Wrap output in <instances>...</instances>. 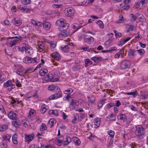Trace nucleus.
I'll return each instance as SVG.
<instances>
[{"instance_id":"1","label":"nucleus","mask_w":148,"mask_h":148,"mask_svg":"<svg viewBox=\"0 0 148 148\" xmlns=\"http://www.w3.org/2000/svg\"><path fill=\"white\" fill-rule=\"evenodd\" d=\"M39 61V60H37V59L36 57L33 58L29 56H27L25 57L24 59V62L26 63H33L35 62L38 63Z\"/></svg>"},{"instance_id":"2","label":"nucleus","mask_w":148,"mask_h":148,"mask_svg":"<svg viewBox=\"0 0 148 148\" xmlns=\"http://www.w3.org/2000/svg\"><path fill=\"white\" fill-rule=\"evenodd\" d=\"M56 89L57 90V92L50 97L49 98V100L57 99L62 96L60 88L59 87H57Z\"/></svg>"},{"instance_id":"3","label":"nucleus","mask_w":148,"mask_h":148,"mask_svg":"<svg viewBox=\"0 0 148 148\" xmlns=\"http://www.w3.org/2000/svg\"><path fill=\"white\" fill-rule=\"evenodd\" d=\"M136 130L135 132V134L138 136L144 135L143 128L141 125H139L136 127Z\"/></svg>"},{"instance_id":"4","label":"nucleus","mask_w":148,"mask_h":148,"mask_svg":"<svg viewBox=\"0 0 148 148\" xmlns=\"http://www.w3.org/2000/svg\"><path fill=\"white\" fill-rule=\"evenodd\" d=\"M130 64V62L129 60H125L121 62L120 66L122 69H129Z\"/></svg>"},{"instance_id":"5","label":"nucleus","mask_w":148,"mask_h":148,"mask_svg":"<svg viewBox=\"0 0 148 148\" xmlns=\"http://www.w3.org/2000/svg\"><path fill=\"white\" fill-rule=\"evenodd\" d=\"M69 26V24L68 23H66V22L60 27L59 28V30L60 31H64L68 29Z\"/></svg>"},{"instance_id":"6","label":"nucleus","mask_w":148,"mask_h":148,"mask_svg":"<svg viewBox=\"0 0 148 148\" xmlns=\"http://www.w3.org/2000/svg\"><path fill=\"white\" fill-rule=\"evenodd\" d=\"M38 49L39 52L44 51L45 49V45L42 42H38Z\"/></svg>"},{"instance_id":"7","label":"nucleus","mask_w":148,"mask_h":148,"mask_svg":"<svg viewBox=\"0 0 148 148\" xmlns=\"http://www.w3.org/2000/svg\"><path fill=\"white\" fill-rule=\"evenodd\" d=\"M26 47L25 50V53L28 55H30L33 53V49L31 47L29 46L27 44H26Z\"/></svg>"},{"instance_id":"8","label":"nucleus","mask_w":148,"mask_h":148,"mask_svg":"<svg viewBox=\"0 0 148 148\" xmlns=\"http://www.w3.org/2000/svg\"><path fill=\"white\" fill-rule=\"evenodd\" d=\"M17 115V114L15 113L14 112L12 111L8 114V116L11 119L16 120Z\"/></svg>"},{"instance_id":"9","label":"nucleus","mask_w":148,"mask_h":148,"mask_svg":"<svg viewBox=\"0 0 148 148\" xmlns=\"http://www.w3.org/2000/svg\"><path fill=\"white\" fill-rule=\"evenodd\" d=\"M74 10L72 8H70L68 9L66 14L68 16L71 17L74 15Z\"/></svg>"},{"instance_id":"10","label":"nucleus","mask_w":148,"mask_h":148,"mask_svg":"<svg viewBox=\"0 0 148 148\" xmlns=\"http://www.w3.org/2000/svg\"><path fill=\"white\" fill-rule=\"evenodd\" d=\"M66 20L63 18H61L56 21V24L57 26L60 27L62 25L66 22Z\"/></svg>"},{"instance_id":"11","label":"nucleus","mask_w":148,"mask_h":148,"mask_svg":"<svg viewBox=\"0 0 148 148\" xmlns=\"http://www.w3.org/2000/svg\"><path fill=\"white\" fill-rule=\"evenodd\" d=\"M70 34L69 32L66 31L63 32L59 34L58 36L60 38H62L63 37H67Z\"/></svg>"},{"instance_id":"12","label":"nucleus","mask_w":148,"mask_h":148,"mask_svg":"<svg viewBox=\"0 0 148 148\" xmlns=\"http://www.w3.org/2000/svg\"><path fill=\"white\" fill-rule=\"evenodd\" d=\"M25 139L28 142H30L33 139L34 135V134H33L28 135L25 134Z\"/></svg>"},{"instance_id":"13","label":"nucleus","mask_w":148,"mask_h":148,"mask_svg":"<svg viewBox=\"0 0 148 148\" xmlns=\"http://www.w3.org/2000/svg\"><path fill=\"white\" fill-rule=\"evenodd\" d=\"M52 56L57 60H59L61 59L60 54L57 52L53 53L52 54Z\"/></svg>"},{"instance_id":"14","label":"nucleus","mask_w":148,"mask_h":148,"mask_svg":"<svg viewBox=\"0 0 148 148\" xmlns=\"http://www.w3.org/2000/svg\"><path fill=\"white\" fill-rule=\"evenodd\" d=\"M117 118L119 120H122L123 122L127 120V117L125 114H121L117 116Z\"/></svg>"},{"instance_id":"15","label":"nucleus","mask_w":148,"mask_h":148,"mask_svg":"<svg viewBox=\"0 0 148 148\" xmlns=\"http://www.w3.org/2000/svg\"><path fill=\"white\" fill-rule=\"evenodd\" d=\"M50 26L51 24L48 22H45L43 23V27L47 30L49 29Z\"/></svg>"},{"instance_id":"16","label":"nucleus","mask_w":148,"mask_h":148,"mask_svg":"<svg viewBox=\"0 0 148 148\" xmlns=\"http://www.w3.org/2000/svg\"><path fill=\"white\" fill-rule=\"evenodd\" d=\"M94 123L95 125V128H97L100 124V120L99 118H97L94 120Z\"/></svg>"},{"instance_id":"17","label":"nucleus","mask_w":148,"mask_h":148,"mask_svg":"<svg viewBox=\"0 0 148 148\" xmlns=\"http://www.w3.org/2000/svg\"><path fill=\"white\" fill-rule=\"evenodd\" d=\"M48 72L47 70L46 69H41L39 72L40 75L42 76L45 75L46 73Z\"/></svg>"},{"instance_id":"18","label":"nucleus","mask_w":148,"mask_h":148,"mask_svg":"<svg viewBox=\"0 0 148 148\" xmlns=\"http://www.w3.org/2000/svg\"><path fill=\"white\" fill-rule=\"evenodd\" d=\"M91 59L94 61L95 62L98 63L102 59V58L100 57H94L91 58Z\"/></svg>"},{"instance_id":"19","label":"nucleus","mask_w":148,"mask_h":148,"mask_svg":"<svg viewBox=\"0 0 148 148\" xmlns=\"http://www.w3.org/2000/svg\"><path fill=\"white\" fill-rule=\"evenodd\" d=\"M17 136V134H14L12 137V142L15 145H16L18 144Z\"/></svg>"},{"instance_id":"20","label":"nucleus","mask_w":148,"mask_h":148,"mask_svg":"<svg viewBox=\"0 0 148 148\" xmlns=\"http://www.w3.org/2000/svg\"><path fill=\"white\" fill-rule=\"evenodd\" d=\"M66 140L63 143L64 145H67L71 142V138L69 136H67L66 137Z\"/></svg>"},{"instance_id":"21","label":"nucleus","mask_w":148,"mask_h":148,"mask_svg":"<svg viewBox=\"0 0 148 148\" xmlns=\"http://www.w3.org/2000/svg\"><path fill=\"white\" fill-rule=\"evenodd\" d=\"M135 51L134 50L130 49L128 51V55L129 57L131 58H132L134 56V53Z\"/></svg>"},{"instance_id":"22","label":"nucleus","mask_w":148,"mask_h":148,"mask_svg":"<svg viewBox=\"0 0 148 148\" xmlns=\"http://www.w3.org/2000/svg\"><path fill=\"white\" fill-rule=\"evenodd\" d=\"M8 126L7 125H0V131L3 132L5 130L8 128Z\"/></svg>"},{"instance_id":"23","label":"nucleus","mask_w":148,"mask_h":148,"mask_svg":"<svg viewBox=\"0 0 148 148\" xmlns=\"http://www.w3.org/2000/svg\"><path fill=\"white\" fill-rule=\"evenodd\" d=\"M12 124L14 126L16 127H18L20 125V123L18 119H17L15 121H13L12 122Z\"/></svg>"},{"instance_id":"24","label":"nucleus","mask_w":148,"mask_h":148,"mask_svg":"<svg viewBox=\"0 0 148 148\" xmlns=\"http://www.w3.org/2000/svg\"><path fill=\"white\" fill-rule=\"evenodd\" d=\"M26 43L23 44L21 45L20 47L18 48L19 50L22 52H23L25 50L26 47Z\"/></svg>"},{"instance_id":"25","label":"nucleus","mask_w":148,"mask_h":148,"mask_svg":"<svg viewBox=\"0 0 148 148\" xmlns=\"http://www.w3.org/2000/svg\"><path fill=\"white\" fill-rule=\"evenodd\" d=\"M61 50L64 52H68L69 51V48L68 45H65L64 47H61Z\"/></svg>"},{"instance_id":"26","label":"nucleus","mask_w":148,"mask_h":148,"mask_svg":"<svg viewBox=\"0 0 148 148\" xmlns=\"http://www.w3.org/2000/svg\"><path fill=\"white\" fill-rule=\"evenodd\" d=\"M73 28L75 29L74 33L77 31L79 28V24L77 23H75L73 26Z\"/></svg>"},{"instance_id":"27","label":"nucleus","mask_w":148,"mask_h":148,"mask_svg":"<svg viewBox=\"0 0 148 148\" xmlns=\"http://www.w3.org/2000/svg\"><path fill=\"white\" fill-rule=\"evenodd\" d=\"M47 106L45 104H43L40 110V112L42 114H44L45 113L47 110V109L46 108V106Z\"/></svg>"},{"instance_id":"28","label":"nucleus","mask_w":148,"mask_h":148,"mask_svg":"<svg viewBox=\"0 0 148 148\" xmlns=\"http://www.w3.org/2000/svg\"><path fill=\"white\" fill-rule=\"evenodd\" d=\"M12 22L17 26H19L21 23L19 20H16V18H14L13 19V20L12 21Z\"/></svg>"},{"instance_id":"29","label":"nucleus","mask_w":148,"mask_h":148,"mask_svg":"<svg viewBox=\"0 0 148 148\" xmlns=\"http://www.w3.org/2000/svg\"><path fill=\"white\" fill-rule=\"evenodd\" d=\"M73 139L77 145H79L80 144V141L79 139L75 137H73Z\"/></svg>"},{"instance_id":"30","label":"nucleus","mask_w":148,"mask_h":148,"mask_svg":"<svg viewBox=\"0 0 148 148\" xmlns=\"http://www.w3.org/2000/svg\"><path fill=\"white\" fill-rule=\"evenodd\" d=\"M46 76L48 77V78L51 80L54 77L55 73H49L46 75Z\"/></svg>"},{"instance_id":"31","label":"nucleus","mask_w":148,"mask_h":148,"mask_svg":"<svg viewBox=\"0 0 148 148\" xmlns=\"http://www.w3.org/2000/svg\"><path fill=\"white\" fill-rule=\"evenodd\" d=\"M94 40V38L92 37H90V38H86L84 39V41L85 42H93Z\"/></svg>"},{"instance_id":"32","label":"nucleus","mask_w":148,"mask_h":148,"mask_svg":"<svg viewBox=\"0 0 148 148\" xmlns=\"http://www.w3.org/2000/svg\"><path fill=\"white\" fill-rule=\"evenodd\" d=\"M10 138L11 136L8 134L2 136L3 139L5 140H8L9 141L10 140Z\"/></svg>"},{"instance_id":"33","label":"nucleus","mask_w":148,"mask_h":148,"mask_svg":"<svg viewBox=\"0 0 148 148\" xmlns=\"http://www.w3.org/2000/svg\"><path fill=\"white\" fill-rule=\"evenodd\" d=\"M11 84H12V81L9 80L4 84L3 86L5 88H7L10 86Z\"/></svg>"},{"instance_id":"34","label":"nucleus","mask_w":148,"mask_h":148,"mask_svg":"<svg viewBox=\"0 0 148 148\" xmlns=\"http://www.w3.org/2000/svg\"><path fill=\"white\" fill-rule=\"evenodd\" d=\"M81 49L85 51H88L89 52H92V51H94L95 52L97 53V52L91 49V48H89L87 47H82L81 48Z\"/></svg>"},{"instance_id":"35","label":"nucleus","mask_w":148,"mask_h":148,"mask_svg":"<svg viewBox=\"0 0 148 148\" xmlns=\"http://www.w3.org/2000/svg\"><path fill=\"white\" fill-rule=\"evenodd\" d=\"M77 101L74 99H72L71 102L70 103V105H72L74 107H75L77 106Z\"/></svg>"},{"instance_id":"36","label":"nucleus","mask_w":148,"mask_h":148,"mask_svg":"<svg viewBox=\"0 0 148 148\" xmlns=\"http://www.w3.org/2000/svg\"><path fill=\"white\" fill-rule=\"evenodd\" d=\"M85 62L86 64L85 66L86 67L87 66V65L89 64V65H91L92 64V62L89 59H86L85 60Z\"/></svg>"},{"instance_id":"37","label":"nucleus","mask_w":148,"mask_h":148,"mask_svg":"<svg viewBox=\"0 0 148 148\" xmlns=\"http://www.w3.org/2000/svg\"><path fill=\"white\" fill-rule=\"evenodd\" d=\"M125 94L128 95H132L134 97L136 96V95L138 94L137 92L135 91L134 92H130L125 93Z\"/></svg>"},{"instance_id":"38","label":"nucleus","mask_w":148,"mask_h":148,"mask_svg":"<svg viewBox=\"0 0 148 148\" xmlns=\"http://www.w3.org/2000/svg\"><path fill=\"white\" fill-rule=\"evenodd\" d=\"M79 118L78 115L77 114H75L74 115V119L72 121V122L73 124L77 122V119Z\"/></svg>"},{"instance_id":"39","label":"nucleus","mask_w":148,"mask_h":148,"mask_svg":"<svg viewBox=\"0 0 148 148\" xmlns=\"http://www.w3.org/2000/svg\"><path fill=\"white\" fill-rule=\"evenodd\" d=\"M18 41V40L17 39H14V40L11 41L10 42V45L11 47H12L13 46L15 45Z\"/></svg>"},{"instance_id":"40","label":"nucleus","mask_w":148,"mask_h":148,"mask_svg":"<svg viewBox=\"0 0 148 148\" xmlns=\"http://www.w3.org/2000/svg\"><path fill=\"white\" fill-rule=\"evenodd\" d=\"M113 31L114 32L115 34L116 37V38L118 37H120L121 36V33L118 32L117 31L115 30H114Z\"/></svg>"},{"instance_id":"41","label":"nucleus","mask_w":148,"mask_h":148,"mask_svg":"<svg viewBox=\"0 0 148 148\" xmlns=\"http://www.w3.org/2000/svg\"><path fill=\"white\" fill-rule=\"evenodd\" d=\"M56 121L54 119H50L49 121V123L51 125V127H52L53 126V125L56 123Z\"/></svg>"},{"instance_id":"42","label":"nucleus","mask_w":148,"mask_h":148,"mask_svg":"<svg viewBox=\"0 0 148 148\" xmlns=\"http://www.w3.org/2000/svg\"><path fill=\"white\" fill-rule=\"evenodd\" d=\"M22 3L24 5H27L30 3V0H22Z\"/></svg>"},{"instance_id":"43","label":"nucleus","mask_w":148,"mask_h":148,"mask_svg":"<svg viewBox=\"0 0 148 148\" xmlns=\"http://www.w3.org/2000/svg\"><path fill=\"white\" fill-rule=\"evenodd\" d=\"M97 24L98 25H99L100 27V28H103V24L102 22L100 21L99 20L97 22Z\"/></svg>"},{"instance_id":"44","label":"nucleus","mask_w":148,"mask_h":148,"mask_svg":"<svg viewBox=\"0 0 148 148\" xmlns=\"http://www.w3.org/2000/svg\"><path fill=\"white\" fill-rule=\"evenodd\" d=\"M47 128L46 125L44 124H42L41 126L40 127V129L41 131L45 130Z\"/></svg>"},{"instance_id":"45","label":"nucleus","mask_w":148,"mask_h":148,"mask_svg":"<svg viewBox=\"0 0 148 148\" xmlns=\"http://www.w3.org/2000/svg\"><path fill=\"white\" fill-rule=\"evenodd\" d=\"M139 15L140 17L139 18H138L140 20V21H144V17L142 14H137V16H138Z\"/></svg>"},{"instance_id":"46","label":"nucleus","mask_w":148,"mask_h":148,"mask_svg":"<svg viewBox=\"0 0 148 148\" xmlns=\"http://www.w3.org/2000/svg\"><path fill=\"white\" fill-rule=\"evenodd\" d=\"M63 143L61 140H60V139L58 138L57 140V141L56 142V145L58 146H61Z\"/></svg>"},{"instance_id":"47","label":"nucleus","mask_w":148,"mask_h":148,"mask_svg":"<svg viewBox=\"0 0 148 148\" xmlns=\"http://www.w3.org/2000/svg\"><path fill=\"white\" fill-rule=\"evenodd\" d=\"M56 88L55 86L51 85V86H49L48 88V89L49 90L52 91L55 89V88Z\"/></svg>"},{"instance_id":"48","label":"nucleus","mask_w":148,"mask_h":148,"mask_svg":"<svg viewBox=\"0 0 148 148\" xmlns=\"http://www.w3.org/2000/svg\"><path fill=\"white\" fill-rule=\"evenodd\" d=\"M108 134L112 138H113L114 137V132L113 131L110 130L108 132Z\"/></svg>"},{"instance_id":"49","label":"nucleus","mask_w":148,"mask_h":148,"mask_svg":"<svg viewBox=\"0 0 148 148\" xmlns=\"http://www.w3.org/2000/svg\"><path fill=\"white\" fill-rule=\"evenodd\" d=\"M63 5L62 4L57 5L56 4H53V7L56 8H60L62 7Z\"/></svg>"},{"instance_id":"50","label":"nucleus","mask_w":148,"mask_h":148,"mask_svg":"<svg viewBox=\"0 0 148 148\" xmlns=\"http://www.w3.org/2000/svg\"><path fill=\"white\" fill-rule=\"evenodd\" d=\"M119 17L120 18V19L117 21V23L122 22L123 21V17L122 15H120L119 16Z\"/></svg>"},{"instance_id":"51","label":"nucleus","mask_w":148,"mask_h":148,"mask_svg":"<svg viewBox=\"0 0 148 148\" xmlns=\"http://www.w3.org/2000/svg\"><path fill=\"white\" fill-rule=\"evenodd\" d=\"M78 66L77 65H75L73 66L72 68V69L74 71H77L78 69Z\"/></svg>"},{"instance_id":"52","label":"nucleus","mask_w":148,"mask_h":148,"mask_svg":"<svg viewBox=\"0 0 148 148\" xmlns=\"http://www.w3.org/2000/svg\"><path fill=\"white\" fill-rule=\"evenodd\" d=\"M5 76L4 75L0 74V81L3 82L5 80Z\"/></svg>"},{"instance_id":"53","label":"nucleus","mask_w":148,"mask_h":148,"mask_svg":"<svg viewBox=\"0 0 148 148\" xmlns=\"http://www.w3.org/2000/svg\"><path fill=\"white\" fill-rule=\"evenodd\" d=\"M130 15L131 16V18H132V19H133L132 21H134L136 20L137 16H135L133 14H131Z\"/></svg>"},{"instance_id":"54","label":"nucleus","mask_w":148,"mask_h":148,"mask_svg":"<svg viewBox=\"0 0 148 148\" xmlns=\"http://www.w3.org/2000/svg\"><path fill=\"white\" fill-rule=\"evenodd\" d=\"M114 103L115 106L116 107H119L121 104L119 100L115 101Z\"/></svg>"},{"instance_id":"55","label":"nucleus","mask_w":148,"mask_h":148,"mask_svg":"<svg viewBox=\"0 0 148 148\" xmlns=\"http://www.w3.org/2000/svg\"><path fill=\"white\" fill-rule=\"evenodd\" d=\"M138 53L140 55H143L144 53V51L143 49H141L139 50H137Z\"/></svg>"},{"instance_id":"56","label":"nucleus","mask_w":148,"mask_h":148,"mask_svg":"<svg viewBox=\"0 0 148 148\" xmlns=\"http://www.w3.org/2000/svg\"><path fill=\"white\" fill-rule=\"evenodd\" d=\"M104 103H103V101H100L98 104V107H99L98 109H99V108H101L103 104Z\"/></svg>"},{"instance_id":"57","label":"nucleus","mask_w":148,"mask_h":148,"mask_svg":"<svg viewBox=\"0 0 148 148\" xmlns=\"http://www.w3.org/2000/svg\"><path fill=\"white\" fill-rule=\"evenodd\" d=\"M56 45V44L53 42H52L50 45L51 47L53 49L55 48Z\"/></svg>"},{"instance_id":"58","label":"nucleus","mask_w":148,"mask_h":148,"mask_svg":"<svg viewBox=\"0 0 148 148\" xmlns=\"http://www.w3.org/2000/svg\"><path fill=\"white\" fill-rule=\"evenodd\" d=\"M115 106L114 102L110 103L108 104V108H110L111 107L113 106Z\"/></svg>"},{"instance_id":"59","label":"nucleus","mask_w":148,"mask_h":148,"mask_svg":"<svg viewBox=\"0 0 148 148\" xmlns=\"http://www.w3.org/2000/svg\"><path fill=\"white\" fill-rule=\"evenodd\" d=\"M16 85L18 87H21V84L18 81V80H17L16 82Z\"/></svg>"},{"instance_id":"60","label":"nucleus","mask_w":148,"mask_h":148,"mask_svg":"<svg viewBox=\"0 0 148 148\" xmlns=\"http://www.w3.org/2000/svg\"><path fill=\"white\" fill-rule=\"evenodd\" d=\"M140 3H142L143 5V4L147 3V1L145 0H141L140 1Z\"/></svg>"},{"instance_id":"61","label":"nucleus","mask_w":148,"mask_h":148,"mask_svg":"<svg viewBox=\"0 0 148 148\" xmlns=\"http://www.w3.org/2000/svg\"><path fill=\"white\" fill-rule=\"evenodd\" d=\"M124 48L121 49L118 52L120 54H124Z\"/></svg>"},{"instance_id":"62","label":"nucleus","mask_w":148,"mask_h":148,"mask_svg":"<svg viewBox=\"0 0 148 148\" xmlns=\"http://www.w3.org/2000/svg\"><path fill=\"white\" fill-rule=\"evenodd\" d=\"M31 21L32 24H33L34 25H37V23L38 22V21H34V20L33 19H31Z\"/></svg>"},{"instance_id":"63","label":"nucleus","mask_w":148,"mask_h":148,"mask_svg":"<svg viewBox=\"0 0 148 148\" xmlns=\"http://www.w3.org/2000/svg\"><path fill=\"white\" fill-rule=\"evenodd\" d=\"M120 54L118 52L114 55V57L115 58H118L120 57Z\"/></svg>"},{"instance_id":"64","label":"nucleus","mask_w":148,"mask_h":148,"mask_svg":"<svg viewBox=\"0 0 148 148\" xmlns=\"http://www.w3.org/2000/svg\"><path fill=\"white\" fill-rule=\"evenodd\" d=\"M62 116L63 118L64 119H65L67 117V116L66 115L65 113H64V112H63L62 113Z\"/></svg>"}]
</instances>
